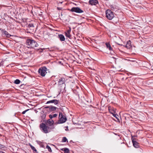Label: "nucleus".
I'll return each mask as SVG.
<instances>
[{
  "label": "nucleus",
  "instance_id": "1",
  "mask_svg": "<svg viewBox=\"0 0 153 153\" xmlns=\"http://www.w3.org/2000/svg\"><path fill=\"white\" fill-rule=\"evenodd\" d=\"M26 44L30 47L34 48L36 46L37 43L33 40L28 39L26 41Z\"/></svg>",
  "mask_w": 153,
  "mask_h": 153
},
{
  "label": "nucleus",
  "instance_id": "2",
  "mask_svg": "<svg viewBox=\"0 0 153 153\" xmlns=\"http://www.w3.org/2000/svg\"><path fill=\"white\" fill-rule=\"evenodd\" d=\"M106 17L109 20H111L114 17V13L111 10L108 9L106 11Z\"/></svg>",
  "mask_w": 153,
  "mask_h": 153
},
{
  "label": "nucleus",
  "instance_id": "3",
  "mask_svg": "<svg viewBox=\"0 0 153 153\" xmlns=\"http://www.w3.org/2000/svg\"><path fill=\"white\" fill-rule=\"evenodd\" d=\"M47 68L45 66H43L40 68L39 69V74L42 76H45L47 73Z\"/></svg>",
  "mask_w": 153,
  "mask_h": 153
},
{
  "label": "nucleus",
  "instance_id": "4",
  "mask_svg": "<svg viewBox=\"0 0 153 153\" xmlns=\"http://www.w3.org/2000/svg\"><path fill=\"white\" fill-rule=\"evenodd\" d=\"M59 120H58L59 123H65L67 120L66 117L63 115L62 113H59Z\"/></svg>",
  "mask_w": 153,
  "mask_h": 153
},
{
  "label": "nucleus",
  "instance_id": "5",
  "mask_svg": "<svg viewBox=\"0 0 153 153\" xmlns=\"http://www.w3.org/2000/svg\"><path fill=\"white\" fill-rule=\"evenodd\" d=\"M40 129L45 133H47L49 132L48 130L47 126L45 124L42 123L39 126Z\"/></svg>",
  "mask_w": 153,
  "mask_h": 153
},
{
  "label": "nucleus",
  "instance_id": "6",
  "mask_svg": "<svg viewBox=\"0 0 153 153\" xmlns=\"http://www.w3.org/2000/svg\"><path fill=\"white\" fill-rule=\"evenodd\" d=\"M70 10L72 12H75L78 13H80L83 12V11L79 7H73Z\"/></svg>",
  "mask_w": 153,
  "mask_h": 153
},
{
  "label": "nucleus",
  "instance_id": "7",
  "mask_svg": "<svg viewBox=\"0 0 153 153\" xmlns=\"http://www.w3.org/2000/svg\"><path fill=\"white\" fill-rule=\"evenodd\" d=\"M40 113L41 114L40 117L41 119V122H42L43 120V122L46 123L47 121L44 120L46 116V114L45 113H44V112L43 111H41Z\"/></svg>",
  "mask_w": 153,
  "mask_h": 153
},
{
  "label": "nucleus",
  "instance_id": "8",
  "mask_svg": "<svg viewBox=\"0 0 153 153\" xmlns=\"http://www.w3.org/2000/svg\"><path fill=\"white\" fill-rule=\"evenodd\" d=\"M132 141L134 146L136 148H138L139 147V143L137 141L134 140L133 138H131Z\"/></svg>",
  "mask_w": 153,
  "mask_h": 153
},
{
  "label": "nucleus",
  "instance_id": "9",
  "mask_svg": "<svg viewBox=\"0 0 153 153\" xmlns=\"http://www.w3.org/2000/svg\"><path fill=\"white\" fill-rule=\"evenodd\" d=\"M88 3L89 4L91 5H96L98 3V2L97 0H90L89 1Z\"/></svg>",
  "mask_w": 153,
  "mask_h": 153
},
{
  "label": "nucleus",
  "instance_id": "10",
  "mask_svg": "<svg viewBox=\"0 0 153 153\" xmlns=\"http://www.w3.org/2000/svg\"><path fill=\"white\" fill-rule=\"evenodd\" d=\"M108 109L109 112L112 114V115L115 113V110H116V109H114L111 107L109 106L108 107Z\"/></svg>",
  "mask_w": 153,
  "mask_h": 153
},
{
  "label": "nucleus",
  "instance_id": "11",
  "mask_svg": "<svg viewBox=\"0 0 153 153\" xmlns=\"http://www.w3.org/2000/svg\"><path fill=\"white\" fill-rule=\"evenodd\" d=\"M59 102V101L58 100H53L48 101L46 103H54L55 105H57L58 104Z\"/></svg>",
  "mask_w": 153,
  "mask_h": 153
},
{
  "label": "nucleus",
  "instance_id": "12",
  "mask_svg": "<svg viewBox=\"0 0 153 153\" xmlns=\"http://www.w3.org/2000/svg\"><path fill=\"white\" fill-rule=\"evenodd\" d=\"M65 81V79L64 78H62L59 79L58 81V83L59 85H61L63 84Z\"/></svg>",
  "mask_w": 153,
  "mask_h": 153
},
{
  "label": "nucleus",
  "instance_id": "13",
  "mask_svg": "<svg viewBox=\"0 0 153 153\" xmlns=\"http://www.w3.org/2000/svg\"><path fill=\"white\" fill-rule=\"evenodd\" d=\"M46 108H49V110L51 111H55L56 110V109L57 108L56 107H54V106H51L46 107Z\"/></svg>",
  "mask_w": 153,
  "mask_h": 153
},
{
  "label": "nucleus",
  "instance_id": "14",
  "mask_svg": "<svg viewBox=\"0 0 153 153\" xmlns=\"http://www.w3.org/2000/svg\"><path fill=\"white\" fill-rule=\"evenodd\" d=\"M58 37L61 41H63L65 40V37L63 35H59Z\"/></svg>",
  "mask_w": 153,
  "mask_h": 153
},
{
  "label": "nucleus",
  "instance_id": "15",
  "mask_svg": "<svg viewBox=\"0 0 153 153\" xmlns=\"http://www.w3.org/2000/svg\"><path fill=\"white\" fill-rule=\"evenodd\" d=\"M126 48H130L131 47V42L130 40H128L127 42V44L125 46Z\"/></svg>",
  "mask_w": 153,
  "mask_h": 153
},
{
  "label": "nucleus",
  "instance_id": "16",
  "mask_svg": "<svg viewBox=\"0 0 153 153\" xmlns=\"http://www.w3.org/2000/svg\"><path fill=\"white\" fill-rule=\"evenodd\" d=\"M61 150L63 151L64 153H69V150L67 148H64L61 149Z\"/></svg>",
  "mask_w": 153,
  "mask_h": 153
},
{
  "label": "nucleus",
  "instance_id": "17",
  "mask_svg": "<svg viewBox=\"0 0 153 153\" xmlns=\"http://www.w3.org/2000/svg\"><path fill=\"white\" fill-rule=\"evenodd\" d=\"M49 125L50 126H51V125H53L54 123L53 121L50 119H49L47 121Z\"/></svg>",
  "mask_w": 153,
  "mask_h": 153
},
{
  "label": "nucleus",
  "instance_id": "18",
  "mask_svg": "<svg viewBox=\"0 0 153 153\" xmlns=\"http://www.w3.org/2000/svg\"><path fill=\"white\" fill-rule=\"evenodd\" d=\"M27 27L28 28V29H29L30 28H31V29H33V28L34 27V25L33 24L30 23L27 25Z\"/></svg>",
  "mask_w": 153,
  "mask_h": 153
},
{
  "label": "nucleus",
  "instance_id": "19",
  "mask_svg": "<svg viewBox=\"0 0 153 153\" xmlns=\"http://www.w3.org/2000/svg\"><path fill=\"white\" fill-rule=\"evenodd\" d=\"M46 145V143H43L42 142L39 141V145L40 146V147L45 148V145Z\"/></svg>",
  "mask_w": 153,
  "mask_h": 153
},
{
  "label": "nucleus",
  "instance_id": "20",
  "mask_svg": "<svg viewBox=\"0 0 153 153\" xmlns=\"http://www.w3.org/2000/svg\"><path fill=\"white\" fill-rule=\"evenodd\" d=\"M106 47L107 48H108L109 50L110 51H112V48L111 47V45L109 43H106Z\"/></svg>",
  "mask_w": 153,
  "mask_h": 153
},
{
  "label": "nucleus",
  "instance_id": "21",
  "mask_svg": "<svg viewBox=\"0 0 153 153\" xmlns=\"http://www.w3.org/2000/svg\"><path fill=\"white\" fill-rule=\"evenodd\" d=\"M3 33H4L7 37H9L11 36V35L6 30H4Z\"/></svg>",
  "mask_w": 153,
  "mask_h": 153
},
{
  "label": "nucleus",
  "instance_id": "22",
  "mask_svg": "<svg viewBox=\"0 0 153 153\" xmlns=\"http://www.w3.org/2000/svg\"><path fill=\"white\" fill-rule=\"evenodd\" d=\"M113 115L117 119L118 121L120 122V120L118 118L119 116L117 114H116L115 113L113 114Z\"/></svg>",
  "mask_w": 153,
  "mask_h": 153
},
{
  "label": "nucleus",
  "instance_id": "23",
  "mask_svg": "<svg viewBox=\"0 0 153 153\" xmlns=\"http://www.w3.org/2000/svg\"><path fill=\"white\" fill-rule=\"evenodd\" d=\"M53 128L54 127L53 126H47V128L48 129V130L49 132H50L51 130L53 129Z\"/></svg>",
  "mask_w": 153,
  "mask_h": 153
},
{
  "label": "nucleus",
  "instance_id": "24",
  "mask_svg": "<svg viewBox=\"0 0 153 153\" xmlns=\"http://www.w3.org/2000/svg\"><path fill=\"white\" fill-rule=\"evenodd\" d=\"M30 146L31 148L33 150V152L34 153H35L34 152H37V150L35 149V148L32 146V145H31L30 144Z\"/></svg>",
  "mask_w": 153,
  "mask_h": 153
},
{
  "label": "nucleus",
  "instance_id": "25",
  "mask_svg": "<svg viewBox=\"0 0 153 153\" xmlns=\"http://www.w3.org/2000/svg\"><path fill=\"white\" fill-rule=\"evenodd\" d=\"M65 35L66 37H68L69 39H71V35L70 34V33H68L65 32Z\"/></svg>",
  "mask_w": 153,
  "mask_h": 153
},
{
  "label": "nucleus",
  "instance_id": "26",
  "mask_svg": "<svg viewBox=\"0 0 153 153\" xmlns=\"http://www.w3.org/2000/svg\"><path fill=\"white\" fill-rule=\"evenodd\" d=\"M45 31L43 30H41L40 31V33L41 34L40 36H44Z\"/></svg>",
  "mask_w": 153,
  "mask_h": 153
},
{
  "label": "nucleus",
  "instance_id": "27",
  "mask_svg": "<svg viewBox=\"0 0 153 153\" xmlns=\"http://www.w3.org/2000/svg\"><path fill=\"white\" fill-rule=\"evenodd\" d=\"M46 148L48 149V151H49L50 152H52V150L51 148V147L48 145L46 146Z\"/></svg>",
  "mask_w": 153,
  "mask_h": 153
},
{
  "label": "nucleus",
  "instance_id": "28",
  "mask_svg": "<svg viewBox=\"0 0 153 153\" xmlns=\"http://www.w3.org/2000/svg\"><path fill=\"white\" fill-rule=\"evenodd\" d=\"M111 10H114L115 9H117L116 8V7L115 6H113L112 5H111L110 6Z\"/></svg>",
  "mask_w": 153,
  "mask_h": 153
},
{
  "label": "nucleus",
  "instance_id": "29",
  "mask_svg": "<svg viewBox=\"0 0 153 153\" xmlns=\"http://www.w3.org/2000/svg\"><path fill=\"white\" fill-rule=\"evenodd\" d=\"M20 81L19 79H16L14 81V83L16 84H19V83H20Z\"/></svg>",
  "mask_w": 153,
  "mask_h": 153
},
{
  "label": "nucleus",
  "instance_id": "30",
  "mask_svg": "<svg viewBox=\"0 0 153 153\" xmlns=\"http://www.w3.org/2000/svg\"><path fill=\"white\" fill-rule=\"evenodd\" d=\"M62 141L63 142H65L67 141V142H68L67 139L65 137H63Z\"/></svg>",
  "mask_w": 153,
  "mask_h": 153
},
{
  "label": "nucleus",
  "instance_id": "31",
  "mask_svg": "<svg viewBox=\"0 0 153 153\" xmlns=\"http://www.w3.org/2000/svg\"><path fill=\"white\" fill-rule=\"evenodd\" d=\"M71 28L70 27H69V29L68 30L67 32H65L68 33H70V32H71Z\"/></svg>",
  "mask_w": 153,
  "mask_h": 153
},
{
  "label": "nucleus",
  "instance_id": "32",
  "mask_svg": "<svg viewBox=\"0 0 153 153\" xmlns=\"http://www.w3.org/2000/svg\"><path fill=\"white\" fill-rule=\"evenodd\" d=\"M30 110V109H27L24 111H23L22 112V114H25V113L27 112V111H29V110Z\"/></svg>",
  "mask_w": 153,
  "mask_h": 153
},
{
  "label": "nucleus",
  "instance_id": "33",
  "mask_svg": "<svg viewBox=\"0 0 153 153\" xmlns=\"http://www.w3.org/2000/svg\"><path fill=\"white\" fill-rule=\"evenodd\" d=\"M45 48H39V52H42V51L43 50H45Z\"/></svg>",
  "mask_w": 153,
  "mask_h": 153
},
{
  "label": "nucleus",
  "instance_id": "34",
  "mask_svg": "<svg viewBox=\"0 0 153 153\" xmlns=\"http://www.w3.org/2000/svg\"><path fill=\"white\" fill-rule=\"evenodd\" d=\"M4 145L0 144V149H2V148H4Z\"/></svg>",
  "mask_w": 153,
  "mask_h": 153
},
{
  "label": "nucleus",
  "instance_id": "35",
  "mask_svg": "<svg viewBox=\"0 0 153 153\" xmlns=\"http://www.w3.org/2000/svg\"><path fill=\"white\" fill-rule=\"evenodd\" d=\"M53 115V117H56V116H57V114H54L53 115Z\"/></svg>",
  "mask_w": 153,
  "mask_h": 153
},
{
  "label": "nucleus",
  "instance_id": "36",
  "mask_svg": "<svg viewBox=\"0 0 153 153\" xmlns=\"http://www.w3.org/2000/svg\"><path fill=\"white\" fill-rule=\"evenodd\" d=\"M62 7H57V9L58 10H62Z\"/></svg>",
  "mask_w": 153,
  "mask_h": 153
},
{
  "label": "nucleus",
  "instance_id": "37",
  "mask_svg": "<svg viewBox=\"0 0 153 153\" xmlns=\"http://www.w3.org/2000/svg\"><path fill=\"white\" fill-rule=\"evenodd\" d=\"M49 117L51 119H52V118H53V115L52 114H50L49 116Z\"/></svg>",
  "mask_w": 153,
  "mask_h": 153
},
{
  "label": "nucleus",
  "instance_id": "38",
  "mask_svg": "<svg viewBox=\"0 0 153 153\" xmlns=\"http://www.w3.org/2000/svg\"><path fill=\"white\" fill-rule=\"evenodd\" d=\"M0 30H1V31H3V32H4V30H3V29H1H1H0Z\"/></svg>",
  "mask_w": 153,
  "mask_h": 153
},
{
  "label": "nucleus",
  "instance_id": "39",
  "mask_svg": "<svg viewBox=\"0 0 153 153\" xmlns=\"http://www.w3.org/2000/svg\"><path fill=\"white\" fill-rule=\"evenodd\" d=\"M0 153H5L3 151H0Z\"/></svg>",
  "mask_w": 153,
  "mask_h": 153
},
{
  "label": "nucleus",
  "instance_id": "40",
  "mask_svg": "<svg viewBox=\"0 0 153 153\" xmlns=\"http://www.w3.org/2000/svg\"><path fill=\"white\" fill-rule=\"evenodd\" d=\"M117 44H118V45H121V46L123 45H121V44H120L117 43Z\"/></svg>",
  "mask_w": 153,
  "mask_h": 153
},
{
  "label": "nucleus",
  "instance_id": "41",
  "mask_svg": "<svg viewBox=\"0 0 153 153\" xmlns=\"http://www.w3.org/2000/svg\"><path fill=\"white\" fill-rule=\"evenodd\" d=\"M42 15V14H39V16H41Z\"/></svg>",
  "mask_w": 153,
  "mask_h": 153
},
{
  "label": "nucleus",
  "instance_id": "42",
  "mask_svg": "<svg viewBox=\"0 0 153 153\" xmlns=\"http://www.w3.org/2000/svg\"><path fill=\"white\" fill-rule=\"evenodd\" d=\"M35 111L36 113H37V111L36 110H35Z\"/></svg>",
  "mask_w": 153,
  "mask_h": 153
},
{
  "label": "nucleus",
  "instance_id": "43",
  "mask_svg": "<svg viewBox=\"0 0 153 153\" xmlns=\"http://www.w3.org/2000/svg\"><path fill=\"white\" fill-rule=\"evenodd\" d=\"M21 85V87H22V85Z\"/></svg>",
  "mask_w": 153,
  "mask_h": 153
},
{
  "label": "nucleus",
  "instance_id": "44",
  "mask_svg": "<svg viewBox=\"0 0 153 153\" xmlns=\"http://www.w3.org/2000/svg\"><path fill=\"white\" fill-rule=\"evenodd\" d=\"M60 2V3H62V2Z\"/></svg>",
  "mask_w": 153,
  "mask_h": 153
},
{
  "label": "nucleus",
  "instance_id": "45",
  "mask_svg": "<svg viewBox=\"0 0 153 153\" xmlns=\"http://www.w3.org/2000/svg\"><path fill=\"white\" fill-rule=\"evenodd\" d=\"M39 19L40 20V21L41 20V19L39 18Z\"/></svg>",
  "mask_w": 153,
  "mask_h": 153
},
{
  "label": "nucleus",
  "instance_id": "46",
  "mask_svg": "<svg viewBox=\"0 0 153 153\" xmlns=\"http://www.w3.org/2000/svg\"><path fill=\"white\" fill-rule=\"evenodd\" d=\"M113 58L114 59H115V58H114V57H113Z\"/></svg>",
  "mask_w": 153,
  "mask_h": 153
}]
</instances>
